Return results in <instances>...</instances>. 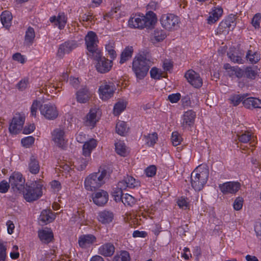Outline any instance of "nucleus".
Instances as JSON below:
<instances>
[{
    "instance_id": "f257e3e1",
    "label": "nucleus",
    "mask_w": 261,
    "mask_h": 261,
    "mask_svg": "<svg viewBox=\"0 0 261 261\" xmlns=\"http://www.w3.org/2000/svg\"><path fill=\"white\" fill-rule=\"evenodd\" d=\"M112 172L110 168L99 170L89 175L85 180V188L87 191H93L99 188L105 184Z\"/></svg>"
},
{
    "instance_id": "f03ea898",
    "label": "nucleus",
    "mask_w": 261,
    "mask_h": 261,
    "mask_svg": "<svg viewBox=\"0 0 261 261\" xmlns=\"http://www.w3.org/2000/svg\"><path fill=\"white\" fill-rule=\"evenodd\" d=\"M153 62L147 55H139L135 57L133 61L132 69L137 79H144L148 72Z\"/></svg>"
},
{
    "instance_id": "7ed1b4c3",
    "label": "nucleus",
    "mask_w": 261,
    "mask_h": 261,
    "mask_svg": "<svg viewBox=\"0 0 261 261\" xmlns=\"http://www.w3.org/2000/svg\"><path fill=\"white\" fill-rule=\"evenodd\" d=\"M42 181L41 180L26 184L21 191L24 199L29 202L37 200L42 195Z\"/></svg>"
},
{
    "instance_id": "20e7f679",
    "label": "nucleus",
    "mask_w": 261,
    "mask_h": 261,
    "mask_svg": "<svg viewBox=\"0 0 261 261\" xmlns=\"http://www.w3.org/2000/svg\"><path fill=\"white\" fill-rule=\"evenodd\" d=\"M155 14L149 11L146 16H135L128 20V26L131 28H150L154 24L156 20Z\"/></svg>"
},
{
    "instance_id": "39448f33",
    "label": "nucleus",
    "mask_w": 261,
    "mask_h": 261,
    "mask_svg": "<svg viewBox=\"0 0 261 261\" xmlns=\"http://www.w3.org/2000/svg\"><path fill=\"white\" fill-rule=\"evenodd\" d=\"M209 176V170L204 168L198 167L194 170L191 175V183L192 188L197 191L202 189L207 182Z\"/></svg>"
},
{
    "instance_id": "423d86ee",
    "label": "nucleus",
    "mask_w": 261,
    "mask_h": 261,
    "mask_svg": "<svg viewBox=\"0 0 261 261\" xmlns=\"http://www.w3.org/2000/svg\"><path fill=\"white\" fill-rule=\"evenodd\" d=\"M96 61L95 68L96 70L100 73H106L111 69L113 66L112 60H109L105 57L102 56L101 52L96 53L90 57Z\"/></svg>"
},
{
    "instance_id": "0eeeda50",
    "label": "nucleus",
    "mask_w": 261,
    "mask_h": 261,
    "mask_svg": "<svg viewBox=\"0 0 261 261\" xmlns=\"http://www.w3.org/2000/svg\"><path fill=\"white\" fill-rule=\"evenodd\" d=\"M160 21L163 28L168 31H174L179 27V18L173 14L162 15L160 18Z\"/></svg>"
},
{
    "instance_id": "6e6552de",
    "label": "nucleus",
    "mask_w": 261,
    "mask_h": 261,
    "mask_svg": "<svg viewBox=\"0 0 261 261\" xmlns=\"http://www.w3.org/2000/svg\"><path fill=\"white\" fill-rule=\"evenodd\" d=\"M85 40L88 51L87 55L89 57L95 55L96 53L101 52L100 50L97 47L98 38L94 32L92 31L89 32L86 36Z\"/></svg>"
},
{
    "instance_id": "1a4fd4ad",
    "label": "nucleus",
    "mask_w": 261,
    "mask_h": 261,
    "mask_svg": "<svg viewBox=\"0 0 261 261\" xmlns=\"http://www.w3.org/2000/svg\"><path fill=\"white\" fill-rule=\"evenodd\" d=\"M9 183L14 191L21 192L25 186V179L20 173L14 172L9 178Z\"/></svg>"
},
{
    "instance_id": "9d476101",
    "label": "nucleus",
    "mask_w": 261,
    "mask_h": 261,
    "mask_svg": "<svg viewBox=\"0 0 261 261\" xmlns=\"http://www.w3.org/2000/svg\"><path fill=\"white\" fill-rule=\"evenodd\" d=\"M78 47V44L75 40H68L60 44L56 54L58 58L62 59L65 54H68L73 49Z\"/></svg>"
},
{
    "instance_id": "9b49d317",
    "label": "nucleus",
    "mask_w": 261,
    "mask_h": 261,
    "mask_svg": "<svg viewBox=\"0 0 261 261\" xmlns=\"http://www.w3.org/2000/svg\"><path fill=\"white\" fill-rule=\"evenodd\" d=\"M41 114L46 119L54 120L58 116V111L56 106L51 103L41 105L40 106Z\"/></svg>"
},
{
    "instance_id": "f8f14e48",
    "label": "nucleus",
    "mask_w": 261,
    "mask_h": 261,
    "mask_svg": "<svg viewBox=\"0 0 261 261\" xmlns=\"http://www.w3.org/2000/svg\"><path fill=\"white\" fill-rule=\"evenodd\" d=\"M25 121V117L20 114H16L13 118L9 129L10 133L17 134L21 130Z\"/></svg>"
},
{
    "instance_id": "ddd939ff",
    "label": "nucleus",
    "mask_w": 261,
    "mask_h": 261,
    "mask_svg": "<svg viewBox=\"0 0 261 261\" xmlns=\"http://www.w3.org/2000/svg\"><path fill=\"white\" fill-rule=\"evenodd\" d=\"M115 88L113 83H103L99 88V95L100 98L104 100H107L112 97L114 93Z\"/></svg>"
},
{
    "instance_id": "4468645a",
    "label": "nucleus",
    "mask_w": 261,
    "mask_h": 261,
    "mask_svg": "<svg viewBox=\"0 0 261 261\" xmlns=\"http://www.w3.org/2000/svg\"><path fill=\"white\" fill-rule=\"evenodd\" d=\"M235 19V16L231 15L226 19L222 21L218 28V32L225 33L232 30L236 24Z\"/></svg>"
},
{
    "instance_id": "2eb2a0df",
    "label": "nucleus",
    "mask_w": 261,
    "mask_h": 261,
    "mask_svg": "<svg viewBox=\"0 0 261 261\" xmlns=\"http://www.w3.org/2000/svg\"><path fill=\"white\" fill-rule=\"evenodd\" d=\"M185 77L188 82L195 88H199L202 85V81L199 74L193 70L187 71Z\"/></svg>"
},
{
    "instance_id": "dca6fc26",
    "label": "nucleus",
    "mask_w": 261,
    "mask_h": 261,
    "mask_svg": "<svg viewBox=\"0 0 261 261\" xmlns=\"http://www.w3.org/2000/svg\"><path fill=\"white\" fill-rule=\"evenodd\" d=\"M240 187V183L231 181L220 184L219 186L220 191L224 194L235 193L239 190Z\"/></svg>"
},
{
    "instance_id": "f3484780",
    "label": "nucleus",
    "mask_w": 261,
    "mask_h": 261,
    "mask_svg": "<svg viewBox=\"0 0 261 261\" xmlns=\"http://www.w3.org/2000/svg\"><path fill=\"white\" fill-rule=\"evenodd\" d=\"M92 199L94 203L97 205L103 206L108 201L109 194L107 191L100 190L92 194Z\"/></svg>"
},
{
    "instance_id": "a211bd4d",
    "label": "nucleus",
    "mask_w": 261,
    "mask_h": 261,
    "mask_svg": "<svg viewBox=\"0 0 261 261\" xmlns=\"http://www.w3.org/2000/svg\"><path fill=\"white\" fill-rule=\"evenodd\" d=\"M118 186L120 189H126V188L133 189L140 186V182L136 180L131 176H127L123 179L118 182Z\"/></svg>"
},
{
    "instance_id": "6ab92c4d",
    "label": "nucleus",
    "mask_w": 261,
    "mask_h": 261,
    "mask_svg": "<svg viewBox=\"0 0 261 261\" xmlns=\"http://www.w3.org/2000/svg\"><path fill=\"white\" fill-rule=\"evenodd\" d=\"M96 238L92 234L81 235L79 238L78 243L80 247L87 248L96 242Z\"/></svg>"
},
{
    "instance_id": "aec40b11",
    "label": "nucleus",
    "mask_w": 261,
    "mask_h": 261,
    "mask_svg": "<svg viewBox=\"0 0 261 261\" xmlns=\"http://www.w3.org/2000/svg\"><path fill=\"white\" fill-rule=\"evenodd\" d=\"M115 250V247L112 243L108 242L100 246L98 249V254L105 256H112Z\"/></svg>"
},
{
    "instance_id": "412c9836",
    "label": "nucleus",
    "mask_w": 261,
    "mask_h": 261,
    "mask_svg": "<svg viewBox=\"0 0 261 261\" xmlns=\"http://www.w3.org/2000/svg\"><path fill=\"white\" fill-rule=\"evenodd\" d=\"M64 134L61 128H56L52 133L53 140L60 147H63L65 144Z\"/></svg>"
},
{
    "instance_id": "4be33fe9",
    "label": "nucleus",
    "mask_w": 261,
    "mask_h": 261,
    "mask_svg": "<svg viewBox=\"0 0 261 261\" xmlns=\"http://www.w3.org/2000/svg\"><path fill=\"white\" fill-rule=\"evenodd\" d=\"M243 104L247 109H261V100L254 97H246Z\"/></svg>"
},
{
    "instance_id": "5701e85b",
    "label": "nucleus",
    "mask_w": 261,
    "mask_h": 261,
    "mask_svg": "<svg viewBox=\"0 0 261 261\" xmlns=\"http://www.w3.org/2000/svg\"><path fill=\"white\" fill-rule=\"evenodd\" d=\"M97 219L103 224H109L114 219V214L111 211L105 210L98 213Z\"/></svg>"
},
{
    "instance_id": "b1692460",
    "label": "nucleus",
    "mask_w": 261,
    "mask_h": 261,
    "mask_svg": "<svg viewBox=\"0 0 261 261\" xmlns=\"http://www.w3.org/2000/svg\"><path fill=\"white\" fill-rule=\"evenodd\" d=\"M196 114L193 110H189L183 115L182 125L184 127L191 126L194 123Z\"/></svg>"
},
{
    "instance_id": "393cba45",
    "label": "nucleus",
    "mask_w": 261,
    "mask_h": 261,
    "mask_svg": "<svg viewBox=\"0 0 261 261\" xmlns=\"http://www.w3.org/2000/svg\"><path fill=\"white\" fill-rule=\"evenodd\" d=\"M97 146L96 140L92 139L86 142L83 146V155L85 157H90L91 152Z\"/></svg>"
},
{
    "instance_id": "a878e982",
    "label": "nucleus",
    "mask_w": 261,
    "mask_h": 261,
    "mask_svg": "<svg viewBox=\"0 0 261 261\" xmlns=\"http://www.w3.org/2000/svg\"><path fill=\"white\" fill-rule=\"evenodd\" d=\"M238 140L239 141L243 143H249L250 146H254L256 144L255 138L252 136L250 132H245L241 135H238Z\"/></svg>"
},
{
    "instance_id": "bb28decb",
    "label": "nucleus",
    "mask_w": 261,
    "mask_h": 261,
    "mask_svg": "<svg viewBox=\"0 0 261 261\" xmlns=\"http://www.w3.org/2000/svg\"><path fill=\"white\" fill-rule=\"evenodd\" d=\"M50 21L51 22H54L55 24L58 25L59 29H63L67 22V18L65 15L64 13H60L57 17L54 16L50 18Z\"/></svg>"
},
{
    "instance_id": "cd10ccee",
    "label": "nucleus",
    "mask_w": 261,
    "mask_h": 261,
    "mask_svg": "<svg viewBox=\"0 0 261 261\" xmlns=\"http://www.w3.org/2000/svg\"><path fill=\"white\" fill-rule=\"evenodd\" d=\"M28 170L33 174H37L40 170V165L37 158L32 155L28 164Z\"/></svg>"
},
{
    "instance_id": "c85d7f7f",
    "label": "nucleus",
    "mask_w": 261,
    "mask_h": 261,
    "mask_svg": "<svg viewBox=\"0 0 261 261\" xmlns=\"http://www.w3.org/2000/svg\"><path fill=\"white\" fill-rule=\"evenodd\" d=\"M55 218V216L50 210H44L42 211L39 220L40 221L47 224L51 222Z\"/></svg>"
},
{
    "instance_id": "c756f323",
    "label": "nucleus",
    "mask_w": 261,
    "mask_h": 261,
    "mask_svg": "<svg viewBox=\"0 0 261 261\" xmlns=\"http://www.w3.org/2000/svg\"><path fill=\"white\" fill-rule=\"evenodd\" d=\"M90 94L86 87L83 88L76 92V99L80 103H86L90 98Z\"/></svg>"
},
{
    "instance_id": "7c9ffc66",
    "label": "nucleus",
    "mask_w": 261,
    "mask_h": 261,
    "mask_svg": "<svg viewBox=\"0 0 261 261\" xmlns=\"http://www.w3.org/2000/svg\"><path fill=\"white\" fill-rule=\"evenodd\" d=\"M222 13L223 9L221 7H215L207 19L208 23L211 24L215 22L221 16Z\"/></svg>"
},
{
    "instance_id": "2f4dec72",
    "label": "nucleus",
    "mask_w": 261,
    "mask_h": 261,
    "mask_svg": "<svg viewBox=\"0 0 261 261\" xmlns=\"http://www.w3.org/2000/svg\"><path fill=\"white\" fill-rule=\"evenodd\" d=\"M35 37L34 29L29 27L25 32L24 37V44L27 46H30L34 43Z\"/></svg>"
},
{
    "instance_id": "473e14b6",
    "label": "nucleus",
    "mask_w": 261,
    "mask_h": 261,
    "mask_svg": "<svg viewBox=\"0 0 261 261\" xmlns=\"http://www.w3.org/2000/svg\"><path fill=\"white\" fill-rule=\"evenodd\" d=\"M134 49L132 46H127L121 53L120 55V63L123 64L126 61L129 60L133 55Z\"/></svg>"
},
{
    "instance_id": "72a5a7b5",
    "label": "nucleus",
    "mask_w": 261,
    "mask_h": 261,
    "mask_svg": "<svg viewBox=\"0 0 261 261\" xmlns=\"http://www.w3.org/2000/svg\"><path fill=\"white\" fill-rule=\"evenodd\" d=\"M97 111L95 109H92L87 115V119L85 122L86 125L87 126H94L98 118L97 117Z\"/></svg>"
},
{
    "instance_id": "f704fd0d",
    "label": "nucleus",
    "mask_w": 261,
    "mask_h": 261,
    "mask_svg": "<svg viewBox=\"0 0 261 261\" xmlns=\"http://www.w3.org/2000/svg\"><path fill=\"white\" fill-rule=\"evenodd\" d=\"M38 236L40 240L44 243L48 244L53 239V233L52 232L42 230L38 231Z\"/></svg>"
},
{
    "instance_id": "c9c22d12",
    "label": "nucleus",
    "mask_w": 261,
    "mask_h": 261,
    "mask_svg": "<svg viewBox=\"0 0 261 261\" xmlns=\"http://www.w3.org/2000/svg\"><path fill=\"white\" fill-rule=\"evenodd\" d=\"M127 102L124 100H120L115 103L113 109V114L115 116L119 115L126 108Z\"/></svg>"
},
{
    "instance_id": "e433bc0d",
    "label": "nucleus",
    "mask_w": 261,
    "mask_h": 261,
    "mask_svg": "<svg viewBox=\"0 0 261 261\" xmlns=\"http://www.w3.org/2000/svg\"><path fill=\"white\" fill-rule=\"evenodd\" d=\"M246 57L251 64L257 63L260 60V54L258 52H253L251 50H248Z\"/></svg>"
},
{
    "instance_id": "4c0bfd02",
    "label": "nucleus",
    "mask_w": 261,
    "mask_h": 261,
    "mask_svg": "<svg viewBox=\"0 0 261 261\" xmlns=\"http://www.w3.org/2000/svg\"><path fill=\"white\" fill-rule=\"evenodd\" d=\"M1 19L3 25L6 28L10 25V23L12 20V16L11 13L8 11H5L2 12L1 16Z\"/></svg>"
},
{
    "instance_id": "58836bf2",
    "label": "nucleus",
    "mask_w": 261,
    "mask_h": 261,
    "mask_svg": "<svg viewBox=\"0 0 261 261\" xmlns=\"http://www.w3.org/2000/svg\"><path fill=\"white\" fill-rule=\"evenodd\" d=\"M128 128L127 127L126 122L120 121L117 122L116 126L117 133L121 136H125L127 133Z\"/></svg>"
},
{
    "instance_id": "ea45409f",
    "label": "nucleus",
    "mask_w": 261,
    "mask_h": 261,
    "mask_svg": "<svg viewBox=\"0 0 261 261\" xmlns=\"http://www.w3.org/2000/svg\"><path fill=\"white\" fill-rule=\"evenodd\" d=\"M113 261H130L129 254L126 251H121L114 256Z\"/></svg>"
},
{
    "instance_id": "a19ab883",
    "label": "nucleus",
    "mask_w": 261,
    "mask_h": 261,
    "mask_svg": "<svg viewBox=\"0 0 261 261\" xmlns=\"http://www.w3.org/2000/svg\"><path fill=\"white\" fill-rule=\"evenodd\" d=\"M227 72L229 76L233 77L235 75L239 79L241 78L244 73V71L238 66H233L231 70H228Z\"/></svg>"
},
{
    "instance_id": "79ce46f5",
    "label": "nucleus",
    "mask_w": 261,
    "mask_h": 261,
    "mask_svg": "<svg viewBox=\"0 0 261 261\" xmlns=\"http://www.w3.org/2000/svg\"><path fill=\"white\" fill-rule=\"evenodd\" d=\"M115 150L117 153L121 156H125L126 154V146L124 143L119 141L115 143Z\"/></svg>"
},
{
    "instance_id": "37998d69",
    "label": "nucleus",
    "mask_w": 261,
    "mask_h": 261,
    "mask_svg": "<svg viewBox=\"0 0 261 261\" xmlns=\"http://www.w3.org/2000/svg\"><path fill=\"white\" fill-rule=\"evenodd\" d=\"M248 96V94H243L241 95H234L230 98L229 100L231 101V103L234 106H237L239 103L245 99Z\"/></svg>"
},
{
    "instance_id": "c03bdc74",
    "label": "nucleus",
    "mask_w": 261,
    "mask_h": 261,
    "mask_svg": "<svg viewBox=\"0 0 261 261\" xmlns=\"http://www.w3.org/2000/svg\"><path fill=\"white\" fill-rule=\"evenodd\" d=\"M105 48L111 60L115 59L117 54L114 50V43L113 42H109L108 44L106 45Z\"/></svg>"
},
{
    "instance_id": "a18cd8bd",
    "label": "nucleus",
    "mask_w": 261,
    "mask_h": 261,
    "mask_svg": "<svg viewBox=\"0 0 261 261\" xmlns=\"http://www.w3.org/2000/svg\"><path fill=\"white\" fill-rule=\"evenodd\" d=\"M150 74L151 77L155 80H160L165 77L163 71L155 67L151 69Z\"/></svg>"
},
{
    "instance_id": "49530a36",
    "label": "nucleus",
    "mask_w": 261,
    "mask_h": 261,
    "mask_svg": "<svg viewBox=\"0 0 261 261\" xmlns=\"http://www.w3.org/2000/svg\"><path fill=\"white\" fill-rule=\"evenodd\" d=\"M125 205L132 206L136 203L135 198L128 194H125L121 200Z\"/></svg>"
},
{
    "instance_id": "de8ad7c7",
    "label": "nucleus",
    "mask_w": 261,
    "mask_h": 261,
    "mask_svg": "<svg viewBox=\"0 0 261 261\" xmlns=\"http://www.w3.org/2000/svg\"><path fill=\"white\" fill-rule=\"evenodd\" d=\"M144 138L146 139V143L149 146L154 145L158 140V135L156 133L149 134L147 136L144 135Z\"/></svg>"
},
{
    "instance_id": "09e8293b",
    "label": "nucleus",
    "mask_w": 261,
    "mask_h": 261,
    "mask_svg": "<svg viewBox=\"0 0 261 261\" xmlns=\"http://www.w3.org/2000/svg\"><path fill=\"white\" fill-rule=\"evenodd\" d=\"M124 190V189H120L118 186V184H117V188L115 190H114L113 192V196L114 197V199L116 202L120 201L123 198L124 194H123L122 191Z\"/></svg>"
},
{
    "instance_id": "8fccbe9b",
    "label": "nucleus",
    "mask_w": 261,
    "mask_h": 261,
    "mask_svg": "<svg viewBox=\"0 0 261 261\" xmlns=\"http://www.w3.org/2000/svg\"><path fill=\"white\" fill-rule=\"evenodd\" d=\"M90 157H81L77 160L78 163V169L79 170H84L88 165Z\"/></svg>"
},
{
    "instance_id": "3c124183",
    "label": "nucleus",
    "mask_w": 261,
    "mask_h": 261,
    "mask_svg": "<svg viewBox=\"0 0 261 261\" xmlns=\"http://www.w3.org/2000/svg\"><path fill=\"white\" fill-rule=\"evenodd\" d=\"M171 140L173 145L176 146L180 143L182 141V138L177 132H174L172 133Z\"/></svg>"
},
{
    "instance_id": "603ef678",
    "label": "nucleus",
    "mask_w": 261,
    "mask_h": 261,
    "mask_svg": "<svg viewBox=\"0 0 261 261\" xmlns=\"http://www.w3.org/2000/svg\"><path fill=\"white\" fill-rule=\"evenodd\" d=\"M245 74L248 78L255 79L257 75V71L251 67H248L245 70Z\"/></svg>"
},
{
    "instance_id": "864d4df0",
    "label": "nucleus",
    "mask_w": 261,
    "mask_h": 261,
    "mask_svg": "<svg viewBox=\"0 0 261 261\" xmlns=\"http://www.w3.org/2000/svg\"><path fill=\"white\" fill-rule=\"evenodd\" d=\"M165 33L163 31L158 30L154 31L153 33V38L156 41L160 42L162 41L165 38Z\"/></svg>"
},
{
    "instance_id": "5fc2aeb1",
    "label": "nucleus",
    "mask_w": 261,
    "mask_h": 261,
    "mask_svg": "<svg viewBox=\"0 0 261 261\" xmlns=\"http://www.w3.org/2000/svg\"><path fill=\"white\" fill-rule=\"evenodd\" d=\"M260 21L261 14L260 13H257L253 16L251 21V23L255 29H258L260 27Z\"/></svg>"
},
{
    "instance_id": "6e6d98bb",
    "label": "nucleus",
    "mask_w": 261,
    "mask_h": 261,
    "mask_svg": "<svg viewBox=\"0 0 261 261\" xmlns=\"http://www.w3.org/2000/svg\"><path fill=\"white\" fill-rule=\"evenodd\" d=\"M227 55L228 56V57L231 60V61L234 63L239 64L243 63V60L242 58L240 56L236 55L234 53H231V52H229L227 54Z\"/></svg>"
},
{
    "instance_id": "4d7b16f0",
    "label": "nucleus",
    "mask_w": 261,
    "mask_h": 261,
    "mask_svg": "<svg viewBox=\"0 0 261 261\" xmlns=\"http://www.w3.org/2000/svg\"><path fill=\"white\" fill-rule=\"evenodd\" d=\"M35 139L32 136H29L21 140V144L25 147H29L34 142Z\"/></svg>"
},
{
    "instance_id": "13d9d810",
    "label": "nucleus",
    "mask_w": 261,
    "mask_h": 261,
    "mask_svg": "<svg viewBox=\"0 0 261 261\" xmlns=\"http://www.w3.org/2000/svg\"><path fill=\"white\" fill-rule=\"evenodd\" d=\"M156 172V168L154 165H150L148 167H147L145 170V172L146 175L148 177H153L155 175Z\"/></svg>"
},
{
    "instance_id": "bf43d9fd",
    "label": "nucleus",
    "mask_w": 261,
    "mask_h": 261,
    "mask_svg": "<svg viewBox=\"0 0 261 261\" xmlns=\"http://www.w3.org/2000/svg\"><path fill=\"white\" fill-rule=\"evenodd\" d=\"M177 203L180 208L183 209H186L189 206V203L187 202L186 199L184 197H181L178 198L177 201Z\"/></svg>"
},
{
    "instance_id": "052dcab7",
    "label": "nucleus",
    "mask_w": 261,
    "mask_h": 261,
    "mask_svg": "<svg viewBox=\"0 0 261 261\" xmlns=\"http://www.w3.org/2000/svg\"><path fill=\"white\" fill-rule=\"evenodd\" d=\"M243 200L242 197H239L236 199L233 203V208L236 211L240 210L243 206Z\"/></svg>"
},
{
    "instance_id": "680f3d73",
    "label": "nucleus",
    "mask_w": 261,
    "mask_h": 261,
    "mask_svg": "<svg viewBox=\"0 0 261 261\" xmlns=\"http://www.w3.org/2000/svg\"><path fill=\"white\" fill-rule=\"evenodd\" d=\"M10 186H11L10 183H8L6 180L2 181L0 182V192L2 193H6L9 189Z\"/></svg>"
},
{
    "instance_id": "e2e57ef3",
    "label": "nucleus",
    "mask_w": 261,
    "mask_h": 261,
    "mask_svg": "<svg viewBox=\"0 0 261 261\" xmlns=\"http://www.w3.org/2000/svg\"><path fill=\"white\" fill-rule=\"evenodd\" d=\"M29 84V80L27 79H24L21 80L17 84V88L21 91H23L25 89Z\"/></svg>"
},
{
    "instance_id": "0e129e2a",
    "label": "nucleus",
    "mask_w": 261,
    "mask_h": 261,
    "mask_svg": "<svg viewBox=\"0 0 261 261\" xmlns=\"http://www.w3.org/2000/svg\"><path fill=\"white\" fill-rule=\"evenodd\" d=\"M180 97V94L179 93L171 94L168 96V100L171 103H176L179 100Z\"/></svg>"
},
{
    "instance_id": "69168bd1",
    "label": "nucleus",
    "mask_w": 261,
    "mask_h": 261,
    "mask_svg": "<svg viewBox=\"0 0 261 261\" xmlns=\"http://www.w3.org/2000/svg\"><path fill=\"white\" fill-rule=\"evenodd\" d=\"M40 101L34 100L31 108V113L33 116H36L37 110L40 106Z\"/></svg>"
},
{
    "instance_id": "338daca9",
    "label": "nucleus",
    "mask_w": 261,
    "mask_h": 261,
    "mask_svg": "<svg viewBox=\"0 0 261 261\" xmlns=\"http://www.w3.org/2000/svg\"><path fill=\"white\" fill-rule=\"evenodd\" d=\"M13 59L21 64H24L25 62V59L23 56L21 55L20 53H17L13 55Z\"/></svg>"
},
{
    "instance_id": "774afa93",
    "label": "nucleus",
    "mask_w": 261,
    "mask_h": 261,
    "mask_svg": "<svg viewBox=\"0 0 261 261\" xmlns=\"http://www.w3.org/2000/svg\"><path fill=\"white\" fill-rule=\"evenodd\" d=\"M6 248L3 244L0 242V261H5L6 256Z\"/></svg>"
}]
</instances>
